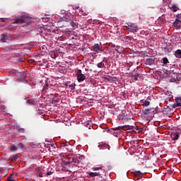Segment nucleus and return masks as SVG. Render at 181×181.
<instances>
[{"label": "nucleus", "instance_id": "4be33fe9", "mask_svg": "<svg viewBox=\"0 0 181 181\" xmlns=\"http://www.w3.org/2000/svg\"><path fill=\"white\" fill-rule=\"evenodd\" d=\"M181 106V103L180 102H177V103L173 104V108H177Z\"/></svg>", "mask_w": 181, "mask_h": 181}, {"label": "nucleus", "instance_id": "ea45409f", "mask_svg": "<svg viewBox=\"0 0 181 181\" xmlns=\"http://www.w3.org/2000/svg\"><path fill=\"white\" fill-rule=\"evenodd\" d=\"M123 128H124V126L117 127L119 130L122 129Z\"/></svg>", "mask_w": 181, "mask_h": 181}, {"label": "nucleus", "instance_id": "5701e85b", "mask_svg": "<svg viewBox=\"0 0 181 181\" xmlns=\"http://www.w3.org/2000/svg\"><path fill=\"white\" fill-rule=\"evenodd\" d=\"M18 149V147L16 146L12 145L11 147H10V150L11 152H15Z\"/></svg>", "mask_w": 181, "mask_h": 181}, {"label": "nucleus", "instance_id": "6e6552de", "mask_svg": "<svg viewBox=\"0 0 181 181\" xmlns=\"http://www.w3.org/2000/svg\"><path fill=\"white\" fill-rule=\"evenodd\" d=\"M180 134L179 132H175L171 134V139H173V141H177L179 139Z\"/></svg>", "mask_w": 181, "mask_h": 181}, {"label": "nucleus", "instance_id": "393cba45", "mask_svg": "<svg viewBox=\"0 0 181 181\" xmlns=\"http://www.w3.org/2000/svg\"><path fill=\"white\" fill-rule=\"evenodd\" d=\"M8 40V36L6 35H2V37H1L2 42H5L6 40Z\"/></svg>", "mask_w": 181, "mask_h": 181}, {"label": "nucleus", "instance_id": "c756f323", "mask_svg": "<svg viewBox=\"0 0 181 181\" xmlns=\"http://www.w3.org/2000/svg\"><path fill=\"white\" fill-rule=\"evenodd\" d=\"M175 20L181 21V13L177 15V18H175Z\"/></svg>", "mask_w": 181, "mask_h": 181}, {"label": "nucleus", "instance_id": "7c9ffc66", "mask_svg": "<svg viewBox=\"0 0 181 181\" xmlns=\"http://www.w3.org/2000/svg\"><path fill=\"white\" fill-rule=\"evenodd\" d=\"M132 78H134V80L135 81H139V75H136V76H133V77H132Z\"/></svg>", "mask_w": 181, "mask_h": 181}, {"label": "nucleus", "instance_id": "c03bdc74", "mask_svg": "<svg viewBox=\"0 0 181 181\" xmlns=\"http://www.w3.org/2000/svg\"><path fill=\"white\" fill-rule=\"evenodd\" d=\"M139 62H136V65H139Z\"/></svg>", "mask_w": 181, "mask_h": 181}, {"label": "nucleus", "instance_id": "b1692460", "mask_svg": "<svg viewBox=\"0 0 181 181\" xmlns=\"http://www.w3.org/2000/svg\"><path fill=\"white\" fill-rule=\"evenodd\" d=\"M168 63H169V62H168V58H166V57L163 58V64L166 65Z\"/></svg>", "mask_w": 181, "mask_h": 181}, {"label": "nucleus", "instance_id": "f03ea898", "mask_svg": "<svg viewBox=\"0 0 181 181\" xmlns=\"http://www.w3.org/2000/svg\"><path fill=\"white\" fill-rule=\"evenodd\" d=\"M125 28L131 33H136L137 30H139L137 27L134 24H132V23L127 24V25H125Z\"/></svg>", "mask_w": 181, "mask_h": 181}, {"label": "nucleus", "instance_id": "6ab92c4d", "mask_svg": "<svg viewBox=\"0 0 181 181\" xmlns=\"http://www.w3.org/2000/svg\"><path fill=\"white\" fill-rule=\"evenodd\" d=\"M139 75V73H134V72H129V77H134V76H136Z\"/></svg>", "mask_w": 181, "mask_h": 181}, {"label": "nucleus", "instance_id": "bb28decb", "mask_svg": "<svg viewBox=\"0 0 181 181\" xmlns=\"http://www.w3.org/2000/svg\"><path fill=\"white\" fill-rule=\"evenodd\" d=\"M10 160L11 161H16V160H18V157H16V155H14L11 158H10Z\"/></svg>", "mask_w": 181, "mask_h": 181}, {"label": "nucleus", "instance_id": "39448f33", "mask_svg": "<svg viewBox=\"0 0 181 181\" xmlns=\"http://www.w3.org/2000/svg\"><path fill=\"white\" fill-rule=\"evenodd\" d=\"M132 174L133 177H134L135 180H139L142 178V173H141L140 171H135L132 173Z\"/></svg>", "mask_w": 181, "mask_h": 181}, {"label": "nucleus", "instance_id": "cd10ccee", "mask_svg": "<svg viewBox=\"0 0 181 181\" xmlns=\"http://www.w3.org/2000/svg\"><path fill=\"white\" fill-rule=\"evenodd\" d=\"M159 20H160L161 22L163 23H165L166 22V19L163 16L159 17Z\"/></svg>", "mask_w": 181, "mask_h": 181}, {"label": "nucleus", "instance_id": "72a5a7b5", "mask_svg": "<svg viewBox=\"0 0 181 181\" xmlns=\"http://www.w3.org/2000/svg\"><path fill=\"white\" fill-rule=\"evenodd\" d=\"M100 170H103L102 167L93 168V170H95V171Z\"/></svg>", "mask_w": 181, "mask_h": 181}, {"label": "nucleus", "instance_id": "a211bd4d", "mask_svg": "<svg viewBox=\"0 0 181 181\" xmlns=\"http://www.w3.org/2000/svg\"><path fill=\"white\" fill-rule=\"evenodd\" d=\"M149 105H151V102L148 100H145V102L141 104V106L148 107Z\"/></svg>", "mask_w": 181, "mask_h": 181}, {"label": "nucleus", "instance_id": "a18cd8bd", "mask_svg": "<svg viewBox=\"0 0 181 181\" xmlns=\"http://www.w3.org/2000/svg\"><path fill=\"white\" fill-rule=\"evenodd\" d=\"M25 82H28V81H27V80H25Z\"/></svg>", "mask_w": 181, "mask_h": 181}, {"label": "nucleus", "instance_id": "aec40b11", "mask_svg": "<svg viewBox=\"0 0 181 181\" xmlns=\"http://www.w3.org/2000/svg\"><path fill=\"white\" fill-rule=\"evenodd\" d=\"M97 67H98L99 69L105 68V64L103 62H100L97 64Z\"/></svg>", "mask_w": 181, "mask_h": 181}, {"label": "nucleus", "instance_id": "9d476101", "mask_svg": "<svg viewBox=\"0 0 181 181\" xmlns=\"http://www.w3.org/2000/svg\"><path fill=\"white\" fill-rule=\"evenodd\" d=\"M61 170H62V172H70L71 173V171H70L69 170V165H64V166H62V168H61Z\"/></svg>", "mask_w": 181, "mask_h": 181}, {"label": "nucleus", "instance_id": "4c0bfd02", "mask_svg": "<svg viewBox=\"0 0 181 181\" xmlns=\"http://www.w3.org/2000/svg\"><path fill=\"white\" fill-rule=\"evenodd\" d=\"M24 132H25V129H18V132H20V133H24Z\"/></svg>", "mask_w": 181, "mask_h": 181}, {"label": "nucleus", "instance_id": "4468645a", "mask_svg": "<svg viewBox=\"0 0 181 181\" xmlns=\"http://www.w3.org/2000/svg\"><path fill=\"white\" fill-rule=\"evenodd\" d=\"M175 57H177V59L181 58V49H177V51H175Z\"/></svg>", "mask_w": 181, "mask_h": 181}, {"label": "nucleus", "instance_id": "f704fd0d", "mask_svg": "<svg viewBox=\"0 0 181 181\" xmlns=\"http://www.w3.org/2000/svg\"><path fill=\"white\" fill-rule=\"evenodd\" d=\"M22 78H26V73H25V72H23V73L22 74Z\"/></svg>", "mask_w": 181, "mask_h": 181}, {"label": "nucleus", "instance_id": "37998d69", "mask_svg": "<svg viewBox=\"0 0 181 181\" xmlns=\"http://www.w3.org/2000/svg\"><path fill=\"white\" fill-rule=\"evenodd\" d=\"M1 22H5V18H1Z\"/></svg>", "mask_w": 181, "mask_h": 181}, {"label": "nucleus", "instance_id": "473e14b6", "mask_svg": "<svg viewBox=\"0 0 181 181\" xmlns=\"http://www.w3.org/2000/svg\"><path fill=\"white\" fill-rule=\"evenodd\" d=\"M175 101H176L177 103H179V101L181 102V97H177V98H175Z\"/></svg>", "mask_w": 181, "mask_h": 181}, {"label": "nucleus", "instance_id": "2f4dec72", "mask_svg": "<svg viewBox=\"0 0 181 181\" xmlns=\"http://www.w3.org/2000/svg\"><path fill=\"white\" fill-rule=\"evenodd\" d=\"M75 86H76V85H74V84H71V85L69 86V87H70V88H71V90H74Z\"/></svg>", "mask_w": 181, "mask_h": 181}, {"label": "nucleus", "instance_id": "9b49d317", "mask_svg": "<svg viewBox=\"0 0 181 181\" xmlns=\"http://www.w3.org/2000/svg\"><path fill=\"white\" fill-rule=\"evenodd\" d=\"M44 174V170L38 169L37 170V175L40 177H42V175Z\"/></svg>", "mask_w": 181, "mask_h": 181}, {"label": "nucleus", "instance_id": "ddd939ff", "mask_svg": "<svg viewBox=\"0 0 181 181\" xmlns=\"http://www.w3.org/2000/svg\"><path fill=\"white\" fill-rule=\"evenodd\" d=\"M71 26H72L73 30H76V28H78V23H74V21H71Z\"/></svg>", "mask_w": 181, "mask_h": 181}, {"label": "nucleus", "instance_id": "c85d7f7f", "mask_svg": "<svg viewBox=\"0 0 181 181\" xmlns=\"http://www.w3.org/2000/svg\"><path fill=\"white\" fill-rule=\"evenodd\" d=\"M26 103L30 105H33L34 102H33V100H27Z\"/></svg>", "mask_w": 181, "mask_h": 181}, {"label": "nucleus", "instance_id": "f257e3e1", "mask_svg": "<svg viewBox=\"0 0 181 181\" xmlns=\"http://www.w3.org/2000/svg\"><path fill=\"white\" fill-rule=\"evenodd\" d=\"M28 18L26 16H18L14 20L13 23H28Z\"/></svg>", "mask_w": 181, "mask_h": 181}, {"label": "nucleus", "instance_id": "7ed1b4c3", "mask_svg": "<svg viewBox=\"0 0 181 181\" xmlns=\"http://www.w3.org/2000/svg\"><path fill=\"white\" fill-rule=\"evenodd\" d=\"M76 77H78V83H82L86 79V75L82 74V71L81 69H78L76 72Z\"/></svg>", "mask_w": 181, "mask_h": 181}, {"label": "nucleus", "instance_id": "a19ab883", "mask_svg": "<svg viewBox=\"0 0 181 181\" xmlns=\"http://www.w3.org/2000/svg\"><path fill=\"white\" fill-rule=\"evenodd\" d=\"M59 101H60V99H59V98H57V100H54V102H56V103H59Z\"/></svg>", "mask_w": 181, "mask_h": 181}, {"label": "nucleus", "instance_id": "0eeeda50", "mask_svg": "<svg viewBox=\"0 0 181 181\" xmlns=\"http://www.w3.org/2000/svg\"><path fill=\"white\" fill-rule=\"evenodd\" d=\"M99 148L100 150L107 149L108 151H110V146H109L108 144H103L99 145Z\"/></svg>", "mask_w": 181, "mask_h": 181}, {"label": "nucleus", "instance_id": "c9c22d12", "mask_svg": "<svg viewBox=\"0 0 181 181\" xmlns=\"http://www.w3.org/2000/svg\"><path fill=\"white\" fill-rule=\"evenodd\" d=\"M61 145H62V147L68 146V144L67 143H62Z\"/></svg>", "mask_w": 181, "mask_h": 181}, {"label": "nucleus", "instance_id": "1a4fd4ad", "mask_svg": "<svg viewBox=\"0 0 181 181\" xmlns=\"http://www.w3.org/2000/svg\"><path fill=\"white\" fill-rule=\"evenodd\" d=\"M153 111V109H152V108H146V109L144 110L143 112H144V115H148L151 113H152Z\"/></svg>", "mask_w": 181, "mask_h": 181}, {"label": "nucleus", "instance_id": "2eb2a0df", "mask_svg": "<svg viewBox=\"0 0 181 181\" xmlns=\"http://www.w3.org/2000/svg\"><path fill=\"white\" fill-rule=\"evenodd\" d=\"M49 86V84L47 83V81H46V83H45L44 88H42V92L47 91Z\"/></svg>", "mask_w": 181, "mask_h": 181}, {"label": "nucleus", "instance_id": "e433bc0d", "mask_svg": "<svg viewBox=\"0 0 181 181\" xmlns=\"http://www.w3.org/2000/svg\"><path fill=\"white\" fill-rule=\"evenodd\" d=\"M127 129H134V126H127Z\"/></svg>", "mask_w": 181, "mask_h": 181}, {"label": "nucleus", "instance_id": "412c9836", "mask_svg": "<svg viewBox=\"0 0 181 181\" xmlns=\"http://www.w3.org/2000/svg\"><path fill=\"white\" fill-rule=\"evenodd\" d=\"M71 163H78V158L76 156L73 157L72 160H71Z\"/></svg>", "mask_w": 181, "mask_h": 181}, {"label": "nucleus", "instance_id": "f8f14e48", "mask_svg": "<svg viewBox=\"0 0 181 181\" xmlns=\"http://www.w3.org/2000/svg\"><path fill=\"white\" fill-rule=\"evenodd\" d=\"M170 11H173V12H177L179 11V8L177 6L173 5V6H170Z\"/></svg>", "mask_w": 181, "mask_h": 181}, {"label": "nucleus", "instance_id": "423d86ee", "mask_svg": "<svg viewBox=\"0 0 181 181\" xmlns=\"http://www.w3.org/2000/svg\"><path fill=\"white\" fill-rule=\"evenodd\" d=\"M173 27L177 30L181 29V21L175 20V23H173Z\"/></svg>", "mask_w": 181, "mask_h": 181}, {"label": "nucleus", "instance_id": "f3484780", "mask_svg": "<svg viewBox=\"0 0 181 181\" xmlns=\"http://www.w3.org/2000/svg\"><path fill=\"white\" fill-rule=\"evenodd\" d=\"M146 63H147V64H148L149 66H152V64H153V59H146Z\"/></svg>", "mask_w": 181, "mask_h": 181}, {"label": "nucleus", "instance_id": "20e7f679", "mask_svg": "<svg viewBox=\"0 0 181 181\" xmlns=\"http://www.w3.org/2000/svg\"><path fill=\"white\" fill-rule=\"evenodd\" d=\"M92 51L95 52V54H99L103 52L102 47H100V45L96 44L94 46H92Z\"/></svg>", "mask_w": 181, "mask_h": 181}, {"label": "nucleus", "instance_id": "dca6fc26", "mask_svg": "<svg viewBox=\"0 0 181 181\" xmlns=\"http://www.w3.org/2000/svg\"><path fill=\"white\" fill-rule=\"evenodd\" d=\"M88 175L92 177H98V176H100V173H89Z\"/></svg>", "mask_w": 181, "mask_h": 181}, {"label": "nucleus", "instance_id": "a878e982", "mask_svg": "<svg viewBox=\"0 0 181 181\" xmlns=\"http://www.w3.org/2000/svg\"><path fill=\"white\" fill-rule=\"evenodd\" d=\"M54 173V170L51 168L50 171L47 172V175H52Z\"/></svg>", "mask_w": 181, "mask_h": 181}, {"label": "nucleus", "instance_id": "58836bf2", "mask_svg": "<svg viewBox=\"0 0 181 181\" xmlns=\"http://www.w3.org/2000/svg\"><path fill=\"white\" fill-rule=\"evenodd\" d=\"M6 181H14V180H11V178L10 177H8V180H6Z\"/></svg>", "mask_w": 181, "mask_h": 181}, {"label": "nucleus", "instance_id": "79ce46f5", "mask_svg": "<svg viewBox=\"0 0 181 181\" xmlns=\"http://www.w3.org/2000/svg\"><path fill=\"white\" fill-rule=\"evenodd\" d=\"M107 170H111V166H110V165H109V166L107 167Z\"/></svg>", "mask_w": 181, "mask_h": 181}]
</instances>
